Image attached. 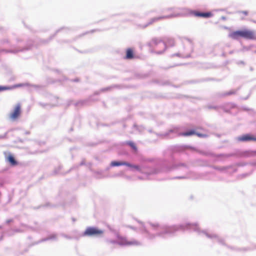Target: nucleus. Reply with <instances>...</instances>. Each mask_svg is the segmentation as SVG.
Wrapping results in <instances>:
<instances>
[{
  "label": "nucleus",
  "instance_id": "f257e3e1",
  "mask_svg": "<svg viewBox=\"0 0 256 256\" xmlns=\"http://www.w3.org/2000/svg\"><path fill=\"white\" fill-rule=\"evenodd\" d=\"M229 37L234 40L242 38L248 40H256V32L248 28L234 31L229 34Z\"/></svg>",
  "mask_w": 256,
  "mask_h": 256
},
{
  "label": "nucleus",
  "instance_id": "f03ea898",
  "mask_svg": "<svg viewBox=\"0 0 256 256\" xmlns=\"http://www.w3.org/2000/svg\"><path fill=\"white\" fill-rule=\"evenodd\" d=\"M104 231L94 227L88 228L84 233V236H97L103 234Z\"/></svg>",
  "mask_w": 256,
  "mask_h": 256
},
{
  "label": "nucleus",
  "instance_id": "7ed1b4c3",
  "mask_svg": "<svg viewBox=\"0 0 256 256\" xmlns=\"http://www.w3.org/2000/svg\"><path fill=\"white\" fill-rule=\"evenodd\" d=\"M118 244L121 246H138L140 244V242L136 240H129L124 237L118 238Z\"/></svg>",
  "mask_w": 256,
  "mask_h": 256
},
{
  "label": "nucleus",
  "instance_id": "20e7f679",
  "mask_svg": "<svg viewBox=\"0 0 256 256\" xmlns=\"http://www.w3.org/2000/svg\"><path fill=\"white\" fill-rule=\"evenodd\" d=\"M21 114V105L18 104L14 107V110L10 114V118L14 120L18 118Z\"/></svg>",
  "mask_w": 256,
  "mask_h": 256
},
{
  "label": "nucleus",
  "instance_id": "39448f33",
  "mask_svg": "<svg viewBox=\"0 0 256 256\" xmlns=\"http://www.w3.org/2000/svg\"><path fill=\"white\" fill-rule=\"evenodd\" d=\"M238 140L240 142H256V136L250 134H246L238 137Z\"/></svg>",
  "mask_w": 256,
  "mask_h": 256
},
{
  "label": "nucleus",
  "instance_id": "423d86ee",
  "mask_svg": "<svg viewBox=\"0 0 256 256\" xmlns=\"http://www.w3.org/2000/svg\"><path fill=\"white\" fill-rule=\"evenodd\" d=\"M134 58V50L132 48H128L126 50V59L130 60Z\"/></svg>",
  "mask_w": 256,
  "mask_h": 256
},
{
  "label": "nucleus",
  "instance_id": "0eeeda50",
  "mask_svg": "<svg viewBox=\"0 0 256 256\" xmlns=\"http://www.w3.org/2000/svg\"><path fill=\"white\" fill-rule=\"evenodd\" d=\"M194 15L198 17L208 18L212 16V14L210 12H194Z\"/></svg>",
  "mask_w": 256,
  "mask_h": 256
},
{
  "label": "nucleus",
  "instance_id": "6e6552de",
  "mask_svg": "<svg viewBox=\"0 0 256 256\" xmlns=\"http://www.w3.org/2000/svg\"><path fill=\"white\" fill-rule=\"evenodd\" d=\"M126 162H116L113 161L110 163V166H126Z\"/></svg>",
  "mask_w": 256,
  "mask_h": 256
},
{
  "label": "nucleus",
  "instance_id": "1a4fd4ad",
  "mask_svg": "<svg viewBox=\"0 0 256 256\" xmlns=\"http://www.w3.org/2000/svg\"><path fill=\"white\" fill-rule=\"evenodd\" d=\"M8 162L12 164V165H16V164L17 162L16 161L14 158L13 156L10 155L8 157Z\"/></svg>",
  "mask_w": 256,
  "mask_h": 256
},
{
  "label": "nucleus",
  "instance_id": "9d476101",
  "mask_svg": "<svg viewBox=\"0 0 256 256\" xmlns=\"http://www.w3.org/2000/svg\"><path fill=\"white\" fill-rule=\"evenodd\" d=\"M126 164H126V166H128V167L134 168V169H136V170H140V167L138 166L133 165V164H130V163H128V162H126Z\"/></svg>",
  "mask_w": 256,
  "mask_h": 256
},
{
  "label": "nucleus",
  "instance_id": "9b49d317",
  "mask_svg": "<svg viewBox=\"0 0 256 256\" xmlns=\"http://www.w3.org/2000/svg\"><path fill=\"white\" fill-rule=\"evenodd\" d=\"M195 134H196V132L194 130H190L189 132H187L182 133V135L184 136H190L193 135Z\"/></svg>",
  "mask_w": 256,
  "mask_h": 256
},
{
  "label": "nucleus",
  "instance_id": "f8f14e48",
  "mask_svg": "<svg viewBox=\"0 0 256 256\" xmlns=\"http://www.w3.org/2000/svg\"><path fill=\"white\" fill-rule=\"evenodd\" d=\"M169 18V16H160V17H156V18H153L152 20V22H154L156 21H157V20H160L162 19H164V18Z\"/></svg>",
  "mask_w": 256,
  "mask_h": 256
},
{
  "label": "nucleus",
  "instance_id": "ddd939ff",
  "mask_svg": "<svg viewBox=\"0 0 256 256\" xmlns=\"http://www.w3.org/2000/svg\"><path fill=\"white\" fill-rule=\"evenodd\" d=\"M236 93V90H231L229 92H226L224 93V96H230V95H232V94H234Z\"/></svg>",
  "mask_w": 256,
  "mask_h": 256
},
{
  "label": "nucleus",
  "instance_id": "4468645a",
  "mask_svg": "<svg viewBox=\"0 0 256 256\" xmlns=\"http://www.w3.org/2000/svg\"><path fill=\"white\" fill-rule=\"evenodd\" d=\"M160 42V40L158 38H154L151 41V44L152 45H156Z\"/></svg>",
  "mask_w": 256,
  "mask_h": 256
},
{
  "label": "nucleus",
  "instance_id": "2eb2a0df",
  "mask_svg": "<svg viewBox=\"0 0 256 256\" xmlns=\"http://www.w3.org/2000/svg\"><path fill=\"white\" fill-rule=\"evenodd\" d=\"M128 144L133 149H134V150H136V147L135 144L133 142H128Z\"/></svg>",
  "mask_w": 256,
  "mask_h": 256
},
{
  "label": "nucleus",
  "instance_id": "dca6fc26",
  "mask_svg": "<svg viewBox=\"0 0 256 256\" xmlns=\"http://www.w3.org/2000/svg\"><path fill=\"white\" fill-rule=\"evenodd\" d=\"M150 226L154 230L157 229L159 226L158 224H150Z\"/></svg>",
  "mask_w": 256,
  "mask_h": 256
},
{
  "label": "nucleus",
  "instance_id": "f3484780",
  "mask_svg": "<svg viewBox=\"0 0 256 256\" xmlns=\"http://www.w3.org/2000/svg\"><path fill=\"white\" fill-rule=\"evenodd\" d=\"M10 87H8V86H0V91H3V90H10Z\"/></svg>",
  "mask_w": 256,
  "mask_h": 256
},
{
  "label": "nucleus",
  "instance_id": "a211bd4d",
  "mask_svg": "<svg viewBox=\"0 0 256 256\" xmlns=\"http://www.w3.org/2000/svg\"><path fill=\"white\" fill-rule=\"evenodd\" d=\"M108 242L110 244H116L118 243V242L114 240H108Z\"/></svg>",
  "mask_w": 256,
  "mask_h": 256
},
{
  "label": "nucleus",
  "instance_id": "6ab92c4d",
  "mask_svg": "<svg viewBox=\"0 0 256 256\" xmlns=\"http://www.w3.org/2000/svg\"><path fill=\"white\" fill-rule=\"evenodd\" d=\"M240 12L245 16H247L248 13V11H242Z\"/></svg>",
  "mask_w": 256,
  "mask_h": 256
},
{
  "label": "nucleus",
  "instance_id": "aec40b11",
  "mask_svg": "<svg viewBox=\"0 0 256 256\" xmlns=\"http://www.w3.org/2000/svg\"><path fill=\"white\" fill-rule=\"evenodd\" d=\"M197 134L198 136H202V134Z\"/></svg>",
  "mask_w": 256,
  "mask_h": 256
}]
</instances>
